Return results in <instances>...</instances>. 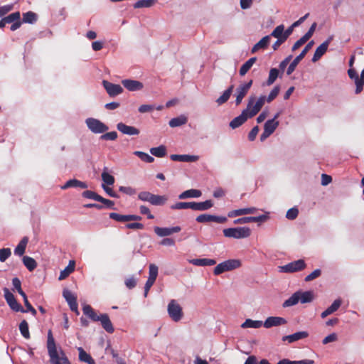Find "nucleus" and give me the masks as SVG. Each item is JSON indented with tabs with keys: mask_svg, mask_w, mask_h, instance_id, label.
<instances>
[{
	"mask_svg": "<svg viewBox=\"0 0 364 364\" xmlns=\"http://www.w3.org/2000/svg\"><path fill=\"white\" fill-rule=\"evenodd\" d=\"M83 314L87 316L92 321H100L102 327L108 333H112L114 328L109 319L108 314H100L98 315L95 309L89 304H85L82 307Z\"/></svg>",
	"mask_w": 364,
	"mask_h": 364,
	"instance_id": "nucleus-1",
	"label": "nucleus"
},
{
	"mask_svg": "<svg viewBox=\"0 0 364 364\" xmlns=\"http://www.w3.org/2000/svg\"><path fill=\"white\" fill-rule=\"evenodd\" d=\"M138 199L157 206L164 205L166 203L168 198L166 196L156 195L149 191H141L138 194Z\"/></svg>",
	"mask_w": 364,
	"mask_h": 364,
	"instance_id": "nucleus-2",
	"label": "nucleus"
},
{
	"mask_svg": "<svg viewBox=\"0 0 364 364\" xmlns=\"http://www.w3.org/2000/svg\"><path fill=\"white\" fill-rule=\"evenodd\" d=\"M223 232L228 238L243 239L250 236L251 230L248 227L229 228L224 229Z\"/></svg>",
	"mask_w": 364,
	"mask_h": 364,
	"instance_id": "nucleus-3",
	"label": "nucleus"
},
{
	"mask_svg": "<svg viewBox=\"0 0 364 364\" xmlns=\"http://www.w3.org/2000/svg\"><path fill=\"white\" fill-rule=\"evenodd\" d=\"M255 97H250L247 105V108L243 109L242 111V113L235 117L230 122V127L235 129L236 128L240 127L241 125H242L249 118H252V117H250L249 110L251 109L252 104L254 103Z\"/></svg>",
	"mask_w": 364,
	"mask_h": 364,
	"instance_id": "nucleus-4",
	"label": "nucleus"
},
{
	"mask_svg": "<svg viewBox=\"0 0 364 364\" xmlns=\"http://www.w3.org/2000/svg\"><path fill=\"white\" fill-rule=\"evenodd\" d=\"M47 349L50 364H61V363H60V355L57 351L55 339L51 330H48V331Z\"/></svg>",
	"mask_w": 364,
	"mask_h": 364,
	"instance_id": "nucleus-5",
	"label": "nucleus"
},
{
	"mask_svg": "<svg viewBox=\"0 0 364 364\" xmlns=\"http://www.w3.org/2000/svg\"><path fill=\"white\" fill-rule=\"evenodd\" d=\"M241 262L240 259H231L225 260L218 264L213 270L215 275H220L225 272L232 271L241 266Z\"/></svg>",
	"mask_w": 364,
	"mask_h": 364,
	"instance_id": "nucleus-6",
	"label": "nucleus"
},
{
	"mask_svg": "<svg viewBox=\"0 0 364 364\" xmlns=\"http://www.w3.org/2000/svg\"><path fill=\"white\" fill-rule=\"evenodd\" d=\"M167 311L170 318L175 322L181 321L183 316L181 306L174 299L168 303Z\"/></svg>",
	"mask_w": 364,
	"mask_h": 364,
	"instance_id": "nucleus-7",
	"label": "nucleus"
},
{
	"mask_svg": "<svg viewBox=\"0 0 364 364\" xmlns=\"http://www.w3.org/2000/svg\"><path fill=\"white\" fill-rule=\"evenodd\" d=\"M85 123L88 129L95 134H102L109 129V127L100 120L95 118H87Z\"/></svg>",
	"mask_w": 364,
	"mask_h": 364,
	"instance_id": "nucleus-8",
	"label": "nucleus"
},
{
	"mask_svg": "<svg viewBox=\"0 0 364 364\" xmlns=\"http://www.w3.org/2000/svg\"><path fill=\"white\" fill-rule=\"evenodd\" d=\"M306 264L304 259H298L291 262H289L284 266L279 267L280 272L284 273H294L299 272L305 269Z\"/></svg>",
	"mask_w": 364,
	"mask_h": 364,
	"instance_id": "nucleus-9",
	"label": "nucleus"
},
{
	"mask_svg": "<svg viewBox=\"0 0 364 364\" xmlns=\"http://www.w3.org/2000/svg\"><path fill=\"white\" fill-rule=\"evenodd\" d=\"M4 298L9 306V307L16 312L26 313L23 306L16 301L14 295L9 291V289H4Z\"/></svg>",
	"mask_w": 364,
	"mask_h": 364,
	"instance_id": "nucleus-10",
	"label": "nucleus"
},
{
	"mask_svg": "<svg viewBox=\"0 0 364 364\" xmlns=\"http://www.w3.org/2000/svg\"><path fill=\"white\" fill-rule=\"evenodd\" d=\"M348 75L351 80H354L355 84V94L360 93L364 86V69L361 72L360 77L358 76V73L353 68L348 69Z\"/></svg>",
	"mask_w": 364,
	"mask_h": 364,
	"instance_id": "nucleus-11",
	"label": "nucleus"
},
{
	"mask_svg": "<svg viewBox=\"0 0 364 364\" xmlns=\"http://www.w3.org/2000/svg\"><path fill=\"white\" fill-rule=\"evenodd\" d=\"M314 43V41H311L310 42H309L306 44V46L304 47V48L302 50V51L300 53V54L299 55H297L293 60V61L289 64V65L287 70V75H290L295 70L297 65L305 57V55H306L308 51L311 48Z\"/></svg>",
	"mask_w": 364,
	"mask_h": 364,
	"instance_id": "nucleus-12",
	"label": "nucleus"
},
{
	"mask_svg": "<svg viewBox=\"0 0 364 364\" xmlns=\"http://www.w3.org/2000/svg\"><path fill=\"white\" fill-rule=\"evenodd\" d=\"M253 80L240 85L236 89L235 105L237 106L241 104L243 98L247 94L249 90L252 85Z\"/></svg>",
	"mask_w": 364,
	"mask_h": 364,
	"instance_id": "nucleus-13",
	"label": "nucleus"
},
{
	"mask_svg": "<svg viewBox=\"0 0 364 364\" xmlns=\"http://www.w3.org/2000/svg\"><path fill=\"white\" fill-rule=\"evenodd\" d=\"M102 85L111 97H114L122 94L124 91L123 87L120 85L114 84L105 80L102 81Z\"/></svg>",
	"mask_w": 364,
	"mask_h": 364,
	"instance_id": "nucleus-14",
	"label": "nucleus"
},
{
	"mask_svg": "<svg viewBox=\"0 0 364 364\" xmlns=\"http://www.w3.org/2000/svg\"><path fill=\"white\" fill-rule=\"evenodd\" d=\"M63 296L68 302L70 310L77 315L80 314L78 311V305L77 303V296L74 295L70 290L65 289L63 291Z\"/></svg>",
	"mask_w": 364,
	"mask_h": 364,
	"instance_id": "nucleus-15",
	"label": "nucleus"
},
{
	"mask_svg": "<svg viewBox=\"0 0 364 364\" xmlns=\"http://www.w3.org/2000/svg\"><path fill=\"white\" fill-rule=\"evenodd\" d=\"M333 36H330L324 42H323L315 50V53L311 59L312 62L318 61L326 52L328 47L331 42L333 41Z\"/></svg>",
	"mask_w": 364,
	"mask_h": 364,
	"instance_id": "nucleus-16",
	"label": "nucleus"
},
{
	"mask_svg": "<svg viewBox=\"0 0 364 364\" xmlns=\"http://www.w3.org/2000/svg\"><path fill=\"white\" fill-rule=\"evenodd\" d=\"M109 217L110 219L121 223L139 221L142 219V218L138 215H121L117 213H110L109 214Z\"/></svg>",
	"mask_w": 364,
	"mask_h": 364,
	"instance_id": "nucleus-17",
	"label": "nucleus"
},
{
	"mask_svg": "<svg viewBox=\"0 0 364 364\" xmlns=\"http://www.w3.org/2000/svg\"><path fill=\"white\" fill-rule=\"evenodd\" d=\"M154 230L159 237H166L173 233L179 232L181 230V228L180 226L171 228H161L156 226L154 228Z\"/></svg>",
	"mask_w": 364,
	"mask_h": 364,
	"instance_id": "nucleus-18",
	"label": "nucleus"
},
{
	"mask_svg": "<svg viewBox=\"0 0 364 364\" xmlns=\"http://www.w3.org/2000/svg\"><path fill=\"white\" fill-rule=\"evenodd\" d=\"M287 323V321L283 318L279 316H269L267 318V319L264 322V326L266 328H269L274 326H279L282 325H285Z\"/></svg>",
	"mask_w": 364,
	"mask_h": 364,
	"instance_id": "nucleus-19",
	"label": "nucleus"
},
{
	"mask_svg": "<svg viewBox=\"0 0 364 364\" xmlns=\"http://www.w3.org/2000/svg\"><path fill=\"white\" fill-rule=\"evenodd\" d=\"M122 84L126 89L132 92L141 90L144 87L142 82L131 79L122 80Z\"/></svg>",
	"mask_w": 364,
	"mask_h": 364,
	"instance_id": "nucleus-20",
	"label": "nucleus"
},
{
	"mask_svg": "<svg viewBox=\"0 0 364 364\" xmlns=\"http://www.w3.org/2000/svg\"><path fill=\"white\" fill-rule=\"evenodd\" d=\"M117 129L124 134L132 136L139 135L140 131L135 127L128 126L123 122H119L117 124Z\"/></svg>",
	"mask_w": 364,
	"mask_h": 364,
	"instance_id": "nucleus-21",
	"label": "nucleus"
},
{
	"mask_svg": "<svg viewBox=\"0 0 364 364\" xmlns=\"http://www.w3.org/2000/svg\"><path fill=\"white\" fill-rule=\"evenodd\" d=\"M88 186L87 183L79 181L76 178L68 180L63 186L60 188L62 190H65L70 188H80L82 189L87 188Z\"/></svg>",
	"mask_w": 364,
	"mask_h": 364,
	"instance_id": "nucleus-22",
	"label": "nucleus"
},
{
	"mask_svg": "<svg viewBox=\"0 0 364 364\" xmlns=\"http://www.w3.org/2000/svg\"><path fill=\"white\" fill-rule=\"evenodd\" d=\"M308 336L309 333L307 331H299L291 335L283 336L282 341H288L289 343H291L299 340L306 338Z\"/></svg>",
	"mask_w": 364,
	"mask_h": 364,
	"instance_id": "nucleus-23",
	"label": "nucleus"
},
{
	"mask_svg": "<svg viewBox=\"0 0 364 364\" xmlns=\"http://www.w3.org/2000/svg\"><path fill=\"white\" fill-rule=\"evenodd\" d=\"M170 159L174 161L195 162L198 160L199 156L188 154H171Z\"/></svg>",
	"mask_w": 364,
	"mask_h": 364,
	"instance_id": "nucleus-24",
	"label": "nucleus"
},
{
	"mask_svg": "<svg viewBox=\"0 0 364 364\" xmlns=\"http://www.w3.org/2000/svg\"><path fill=\"white\" fill-rule=\"evenodd\" d=\"M256 210H257V208H254V207L233 210L228 212V218H234V217L243 215L253 214L256 212Z\"/></svg>",
	"mask_w": 364,
	"mask_h": 364,
	"instance_id": "nucleus-25",
	"label": "nucleus"
},
{
	"mask_svg": "<svg viewBox=\"0 0 364 364\" xmlns=\"http://www.w3.org/2000/svg\"><path fill=\"white\" fill-rule=\"evenodd\" d=\"M214 203L211 200H206L203 202L193 201V210L205 211L208 210L213 206Z\"/></svg>",
	"mask_w": 364,
	"mask_h": 364,
	"instance_id": "nucleus-26",
	"label": "nucleus"
},
{
	"mask_svg": "<svg viewBox=\"0 0 364 364\" xmlns=\"http://www.w3.org/2000/svg\"><path fill=\"white\" fill-rule=\"evenodd\" d=\"M266 100V96L264 95H262L258 98L255 105H252L249 110L250 117L255 116L260 111Z\"/></svg>",
	"mask_w": 364,
	"mask_h": 364,
	"instance_id": "nucleus-27",
	"label": "nucleus"
},
{
	"mask_svg": "<svg viewBox=\"0 0 364 364\" xmlns=\"http://www.w3.org/2000/svg\"><path fill=\"white\" fill-rule=\"evenodd\" d=\"M341 304L342 300L341 299H336L329 307H328L324 311L321 313V318H324L328 315L336 311L341 306Z\"/></svg>",
	"mask_w": 364,
	"mask_h": 364,
	"instance_id": "nucleus-28",
	"label": "nucleus"
},
{
	"mask_svg": "<svg viewBox=\"0 0 364 364\" xmlns=\"http://www.w3.org/2000/svg\"><path fill=\"white\" fill-rule=\"evenodd\" d=\"M202 192L198 189H189L183 191L178 196V198L181 200L186 198H196L200 197Z\"/></svg>",
	"mask_w": 364,
	"mask_h": 364,
	"instance_id": "nucleus-29",
	"label": "nucleus"
},
{
	"mask_svg": "<svg viewBox=\"0 0 364 364\" xmlns=\"http://www.w3.org/2000/svg\"><path fill=\"white\" fill-rule=\"evenodd\" d=\"M270 42V36L263 37L258 43H257L252 48L251 53H255L259 49H266Z\"/></svg>",
	"mask_w": 364,
	"mask_h": 364,
	"instance_id": "nucleus-30",
	"label": "nucleus"
},
{
	"mask_svg": "<svg viewBox=\"0 0 364 364\" xmlns=\"http://www.w3.org/2000/svg\"><path fill=\"white\" fill-rule=\"evenodd\" d=\"M189 262L196 266H213L216 264V261L213 259H192Z\"/></svg>",
	"mask_w": 364,
	"mask_h": 364,
	"instance_id": "nucleus-31",
	"label": "nucleus"
},
{
	"mask_svg": "<svg viewBox=\"0 0 364 364\" xmlns=\"http://www.w3.org/2000/svg\"><path fill=\"white\" fill-rule=\"evenodd\" d=\"M299 301L301 304L311 303L314 300V292L312 291H298Z\"/></svg>",
	"mask_w": 364,
	"mask_h": 364,
	"instance_id": "nucleus-32",
	"label": "nucleus"
},
{
	"mask_svg": "<svg viewBox=\"0 0 364 364\" xmlns=\"http://www.w3.org/2000/svg\"><path fill=\"white\" fill-rule=\"evenodd\" d=\"M75 262L74 260H70L68 265L60 272L58 279H65L75 270Z\"/></svg>",
	"mask_w": 364,
	"mask_h": 364,
	"instance_id": "nucleus-33",
	"label": "nucleus"
},
{
	"mask_svg": "<svg viewBox=\"0 0 364 364\" xmlns=\"http://www.w3.org/2000/svg\"><path fill=\"white\" fill-rule=\"evenodd\" d=\"M187 122H188L187 117H186L184 115H180L177 117L172 118L169 121L168 125L171 127H180V126H182V125L186 124Z\"/></svg>",
	"mask_w": 364,
	"mask_h": 364,
	"instance_id": "nucleus-34",
	"label": "nucleus"
},
{
	"mask_svg": "<svg viewBox=\"0 0 364 364\" xmlns=\"http://www.w3.org/2000/svg\"><path fill=\"white\" fill-rule=\"evenodd\" d=\"M28 239L27 237H23L21 240L19 242L18 245L14 249V254L22 256L26 250V245L28 244Z\"/></svg>",
	"mask_w": 364,
	"mask_h": 364,
	"instance_id": "nucleus-35",
	"label": "nucleus"
},
{
	"mask_svg": "<svg viewBox=\"0 0 364 364\" xmlns=\"http://www.w3.org/2000/svg\"><path fill=\"white\" fill-rule=\"evenodd\" d=\"M234 89V85H231L229 87L224 91L223 95L216 100V102L220 105L225 103L230 98Z\"/></svg>",
	"mask_w": 364,
	"mask_h": 364,
	"instance_id": "nucleus-36",
	"label": "nucleus"
},
{
	"mask_svg": "<svg viewBox=\"0 0 364 364\" xmlns=\"http://www.w3.org/2000/svg\"><path fill=\"white\" fill-rule=\"evenodd\" d=\"M38 20V15L33 11H28L23 14L22 23L33 24Z\"/></svg>",
	"mask_w": 364,
	"mask_h": 364,
	"instance_id": "nucleus-37",
	"label": "nucleus"
},
{
	"mask_svg": "<svg viewBox=\"0 0 364 364\" xmlns=\"http://www.w3.org/2000/svg\"><path fill=\"white\" fill-rule=\"evenodd\" d=\"M101 177L104 182L103 184H106V186H112L114 183V177L108 173L107 167H104Z\"/></svg>",
	"mask_w": 364,
	"mask_h": 364,
	"instance_id": "nucleus-38",
	"label": "nucleus"
},
{
	"mask_svg": "<svg viewBox=\"0 0 364 364\" xmlns=\"http://www.w3.org/2000/svg\"><path fill=\"white\" fill-rule=\"evenodd\" d=\"M298 291L294 292L288 299L285 300L282 304L283 308H287L297 304L299 301Z\"/></svg>",
	"mask_w": 364,
	"mask_h": 364,
	"instance_id": "nucleus-39",
	"label": "nucleus"
},
{
	"mask_svg": "<svg viewBox=\"0 0 364 364\" xmlns=\"http://www.w3.org/2000/svg\"><path fill=\"white\" fill-rule=\"evenodd\" d=\"M257 61L256 57H252L247 60L240 68V75L241 76L245 75L252 68L253 64Z\"/></svg>",
	"mask_w": 364,
	"mask_h": 364,
	"instance_id": "nucleus-40",
	"label": "nucleus"
},
{
	"mask_svg": "<svg viewBox=\"0 0 364 364\" xmlns=\"http://www.w3.org/2000/svg\"><path fill=\"white\" fill-rule=\"evenodd\" d=\"M22 261L25 267L30 272L33 271L37 267L36 261L29 256H23Z\"/></svg>",
	"mask_w": 364,
	"mask_h": 364,
	"instance_id": "nucleus-41",
	"label": "nucleus"
},
{
	"mask_svg": "<svg viewBox=\"0 0 364 364\" xmlns=\"http://www.w3.org/2000/svg\"><path fill=\"white\" fill-rule=\"evenodd\" d=\"M279 122L274 119H268L264 125V130L272 134L279 126Z\"/></svg>",
	"mask_w": 364,
	"mask_h": 364,
	"instance_id": "nucleus-42",
	"label": "nucleus"
},
{
	"mask_svg": "<svg viewBox=\"0 0 364 364\" xmlns=\"http://www.w3.org/2000/svg\"><path fill=\"white\" fill-rule=\"evenodd\" d=\"M264 326V323L262 321H254L250 318H247L245 321L241 325L242 328H259L262 326Z\"/></svg>",
	"mask_w": 364,
	"mask_h": 364,
	"instance_id": "nucleus-43",
	"label": "nucleus"
},
{
	"mask_svg": "<svg viewBox=\"0 0 364 364\" xmlns=\"http://www.w3.org/2000/svg\"><path fill=\"white\" fill-rule=\"evenodd\" d=\"M150 153L156 157L161 158L166 156V148L164 145H160L157 147H153L150 149Z\"/></svg>",
	"mask_w": 364,
	"mask_h": 364,
	"instance_id": "nucleus-44",
	"label": "nucleus"
},
{
	"mask_svg": "<svg viewBox=\"0 0 364 364\" xmlns=\"http://www.w3.org/2000/svg\"><path fill=\"white\" fill-rule=\"evenodd\" d=\"M157 2V0H139L134 5V9L149 8Z\"/></svg>",
	"mask_w": 364,
	"mask_h": 364,
	"instance_id": "nucleus-45",
	"label": "nucleus"
},
{
	"mask_svg": "<svg viewBox=\"0 0 364 364\" xmlns=\"http://www.w3.org/2000/svg\"><path fill=\"white\" fill-rule=\"evenodd\" d=\"M279 71L277 68H272L269 70V77L267 80V85L269 86L272 85L278 77H282V75H279Z\"/></svg>",
	"mask_w": 364,
	"mask_h": 364,
	"instance_id": "nucleus-46",
	"label": "nucleus"
},
{
	"mask_svg": "<svg viewBox=\"0 0 364 364\" xmlns=\"http://www.w3.org/2000/svg\"><path fill=\"white\" fill-rule=\"evenodd\" d=\"M193 201L192 202H177L175 204L171 205V210H181L191 208L193 210Z\"/></svg>",
	"mask_w": 364,
	"mask_h": 364,
	"instance_id": "nucleus-47",
	"label": "nucleus"
},
{
	"mask_svg": "<svg viewBox=\"0 0 364 364\" xmlns=\"http://www.w3.org/2000/svg\"><path fill=\"white\" fill-rule=\"evenodd\" d=\"M19 330L23 337L26 339L30 338L28 323L26 320H23L19 324Z\"/></svg>",
	"mask_w": 364,
	"mask_h": 364,
	"instance_id": "nucleus-48",
	"label": "nucleus"
},
{
	"mask_svg": "<svg viewBox=\"0 0 364 364\" xmlns=\"http://www.w3.org/2000/svg\"><path fill=\"white\" fill-rule=\"evenodd\" d=\"M77 350L79 352V360L80 361L89 363L93 359L82 347L77 348Z\"/></svg>",
	"mask_w": 364,
	"mask_h": 364,
	"instance_id": "nucleus-49",
	"label": "nucleus"
},
{
	"mask_svg": "<svg viewBox=\"0 0 364 364\" xmlns=\"http://www.w3.org/2000/svg\"><path fill=\"white\" fill-rule=\"evenodd\" d=\"M21 20V14L19 11H16L10 14L7 16L4 17V21L7 22V23H11L14 22H16Z\"/></svg>",
	"mask_w": 364,
	"mask_h": 364,
	"instance_id": "nucleus-50",
	"label": "nucleus"
},
{
	"mask_svg": "<svg viewBox=\"0 0 364 364\" xmlns=\"http://www.w3.org/2000/svg\"><path fill=\"white\" fill-rule=\"evenodd\" d=\"M134 154L137 156L141 161L146 163H152L154 161V158L153 156L143 151H136L134 152Z\"/></svg>",
	"mask_w": 364,
	"mask_h": 364,
	"instance_id": "nucleus-51",
	"label": "nucleus"
},
{
	"mask_svg": "<svg viewBox=\"0 0 364 364\" xmlns=\"http://www.w3.org/2000/svg\"><path fill=\"white\" fill-rule=\"evenodd\" d=\"M82 196L87 199H91L94 200L95 201L99 200L100 196L97 194L96 192L90 191V190H86L82 193Z\"/></svg>",
	"mask_w": 364,
	"mask_h": 364,
	"instance_id": "nucleus-52",
	"label": "nucleus"
},
{
	"mask_svg": "<svg viewBox=\"0 0 364 364\" xmlns=\"http://www.w3.org/2000/svg\"><path fill=\"white\" fill-rule=\"evenodd\" d=\"M106 351L107 352H109L110 354L112 355V358L115 359L116 360V363L117 364H121V363H126V362L124 361V359H122V358H120L118 355V353L113 349L111 348V346L110 344L109 343L106 348Z\"/></svg>",
	"mask_w": 364,
	"mask_h": 364,
	"instance_id": "nucleus-53",
	"label": "nucleus"
},
{
	"mask_svg": "<svg viewBox=\"0 0 364 364\" xmlns=\"http://www.w3.org/2000/svg\"><path fill=\"white\" fill-rule=\"evenodd\" d=\"M159 268L154 264H150L149 267V277L148 279L156 281L158 276Z\"/></svg>",
	"mask_w": 364,
	"mask_h": 364,
	"instance_id": "nucleus-54",
	"label": "nucleus"
},
{
	"mask_svg": "<svg viewBox=\"0 0 364 364\" xmlns=\"http://www.w3.org/2000/svg\"><path fill=\"white\" fill-rule=\"evenodd\" d=\"M196 220L199 223L213 222V215H210L207 213L201 214L197 216Z\"/></svg>",
	"mask_w": 364,
	"mask_h": 364,
	"instance_id": "nucleus-55",
	"label": "nucleus"
},
{
	"mask_svg": "<svg viewBox=\"0 0 364 364\" xmlns=\"http://www.w3.org/2000/svg\"><path fill=\"white\" fill-rule=\"evenodd\" d=\"M98 202L102 203V205L104 206V208H105L107 209L116 210L114 202L113 200L105 198L100 196Z\"/></svg>",
	"mask_w": 364,
	"mask_h": 364,
	"instance_id": "nucleus-56",
	"label": "nucleus"
},
{
	"mask_svg": "<svg viewBox=\"0 0 364 364\" xmlns=\"http://www.w3.org/2000/svg\"><path fill=\"white\" fill-rule=\"evenodd\" d=\"M280 91V87L279 85H276L270 92L267 97H266L267 102H271L273 101L279 95Z\"/></svg>",
	"mask_w": 364,
	"mask_h": 364,
	"instance_id": "nucleus-57",
	"label": "nucleus"
},
{
	"mask_svg": "<svg viewBox=\"0 0 364 364\" xmlns=\"http://www.w3.org/2000/svg\"><path fill=\"white\" fill-rule=\"evenodd\" d=\"M103 134L100 136V139L101 140H110L114 141L117 138V133L115 131H112L110 132L102 133Z\"/></svg>",
	"mask_w": 364,
	"mask_h": 364,
	"instance_id": "nucleus-58",
	"label": "nucleus"
},
{
	"mask_svg": "<svg viewBox=\"0 0 364 364\" xmlns=\"http://www.w3.org/2000/svg\"><path fill=\"white\" fill-rule=\"evenodd\" d=\"M284 26L283 24H281L279 26H277L273 30V31L271 33V34L269 36H270V37L273 36L274 38L282 37L283 33H284Z\"/></svg>",
	"mask_w": 364,
	"mask_h": 364,
	"instance_id": "nucleus-59",
	"label": "nucleus"
},
{
	"mask_svg": "<svg viewBox=\"0 0 364 364\" xmlns=\"http://www.w3.org/2000/svg\"><path fill=\"white\" fill-rule=\"evenodd\" d=\"M11 255L10 248H2L0 249V261L1 262H5Z\"/></svg>",
	"mask_w": 364,
	"mask_h": 364,
	"instance_id": "nucleus-60",
	"label": "nucleus"
},
{
	"mask_svg": "<svg viewBox=\"0 0 364 364\" xmlns=\"http://www.w3.org/2000/svg\"><path fill=\"white\" fill-rule=\"evenodd\" d=\"M299 215V210L297 208L294 207L289 209L286 214V218L289 220H294Z\"/></svg>",
	"mask_w": 364,
	"mask_h": 364,
	"instance_id": "nucleus-61",
	"label": "nucleus"
},
{
	"mask_svg": "<svg viewBox=\"0 0 364 364\" xmlns=\"http://www.w3.org/2000/svg\"><path fill=\"white\" fill-rule=\"evenodd\" d=\"M119 191L128 196H133L136 193V189L131 186H119Z\"/></svg>",
	"mask_w": 364,
	"mask_h": 364,
	"instance_id": "nucleus-62",
	"label": "nucleus"
},
{
	"mask_svg": "<svg viewBox=\"0 0 364 364\" xmlns=\"http://www.w3.org/2000/svg\"><path fill=\"white\" fill-rule=\"evenodd\" d=\"M321 274V269H315L314 272H312L311 274H309V275H307L305 279H304V281L305 282H310V281H312L316 278H318V277H320Z\"/></svg>",
	"mask_w": 364,
	"mask_h": 364,
	"instance_id": "nucleus-63",
	"label": "nucleus"
},
{
	"mask_svg": "<svg viewBox=\"0 0 364 364\" xmlns=\"http://www.w3.org/2000/svg\"><path fill=\"white\" fill-rule=\"evenodd\" d=\"M137 281L134 276H131L124 281L126 287L129 289H132L136 286Z\"/></svg>",
	"mask_w": 364,
	"mask_h": 364,
	"instance_id": "nucleus-64",
	"label": "nucleus"
}]
</instances>
